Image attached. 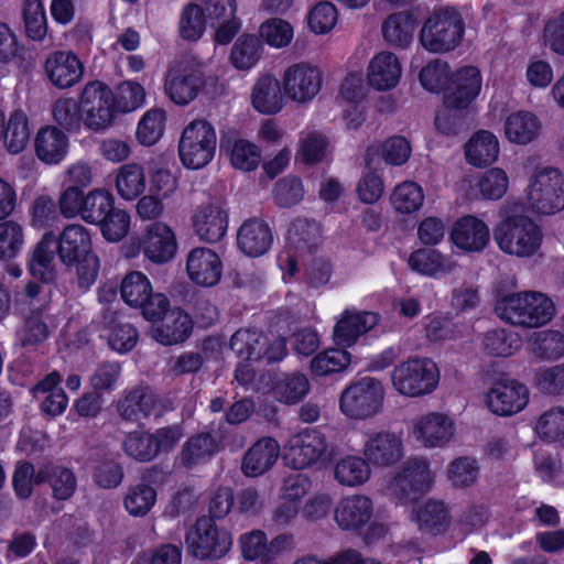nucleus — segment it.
Masks as SVG:
<instances>
[{
    "label": "nucleus",
    "mask_w": 564,
    "mask_h": 564,
    "mask_svg": "<svg viewBox=\"0 0 564 564\" xmlns=\"http://www.w3.org/2000/svg\"><path fill=\"white\" fill-rule=\"evenodd\" d=\"M362 453L375 466H391L404 456L402 436L388 431L372 433L366 440Z\"/></svg>",
    "instance_id": "nucleus-29"
},
{
    "label": "nucleus",
    "mask_w": 564,
    "mask_h": 564,
    "mask_svg": "<svg viewBox=\"0 0 564 564\" xmlns=\"http://www.w3.org/2000/svg\"><path fill=\"white\" fill-rule=\"evenodd\" d=\"M541 119L533 111L516 110L508 113L503 120V137L514 145H528L542 133Z\"/></svg>",
    "instance_id": "nucleus-30"
},
{
    "label": "nucleus",
    "mask_w": 564,
    "mask_h": 564,
    "mask_svg": "<svg viewBox=\"0 0 564 564\" xmlns=\"http://www.w3.org/2000/svg\"><path fill=\"white\" fill-rule=\"evenodd\" d=\"M83 124L90 131L104 132L116 121L112 89L100 80L87 83L80 94Z\"/></svg>",
    "instance_id": "nucleus-11"
},
{
    "label": "nucleus",
    "mask_w": 564,
    "mask_h": 564,
    "mask_svg": "<svg viewBox=\"0 0 564 564\" xmlns=\"http://www.w3.org/2000/svg\"><path fill=\"white\" fill-rule=\"evenodd\" d=\"M224 272L221 257L212 248L195 247L185 257V273L188 281L202 288L219 283Z\"/></svg>",
    "instance_id": "nucleus-22"
},
{
    "label": "nucleus",
    "mask_w": 564,
    "mask_h": 564,
    "mask_svg": "<svg viewBox=\"0 0 564 564\" xmlns=\"http://www.w3.org/2000/svg\"><path fill=\"white\" fill-rule=\"evenodd\" d=\"M449 241L462 252H481L490 241L489 226L474 215L459 217L451 228Z\"/></svg>",
    "instance_id": "nucleus-25"
},
{
    "label": "nucleus",
    "mask_w": 564,
    "mask_h": 564,
    "mask_svg": "<svg viewBox=\"0 0 564 564\" xmlns=\"http://www.w3.org/2000/svg\"><path fill=\"white\" fill-rule=\"evenodd\" d=\"M520 209L516 200L502 205L499 220L494 227V240L505 254L530 258L540 249L543 235L536 223Z\"/></svg>",
    "instance_id": "nucleus-2"
},
{
    "label": "nucleus",
    "mask_w": 564,
    "mask_h": 564,
    "mask_svg": "<svg viewBox=\"0 0 564 564\" xmlns=\"http://www.w3.org/2000/svg\"><path fill=\"white\" fill-rule=\"evenodd\" d=\"M120 414L128 420H139L140 414L144 416L160 415L158 399L152 392L135 390L128 393L119 403Z\"/></svg>",
    "instance_id": "nucleus-51"
},
{
    "label": "nucleus",
    "mask_w": 564,
    "mask_h": 564,
    "mask_svg": "<svg viewBox=\"0 0 564 564\" xmlns=\"http://www.w3.org/2000/svg\"><path fill=\"white\" fill-rule=\"evenodd\" d=\"M191 554L197 558L221 557L231 547L230 533L217 527L210 518H200L186 535Z\"/></svg>",
    "instance_id": "nucleus-15"
},
{
    "label": "nucleus",
    "mask_w": 564,
    "mask_h": 564,
    "mask_svg": "<svg viewBox=\"0 0 564 564\" xmlns=\"http://www.w3.org/2000/svg\"><path fill=\"white\" fill-rule=\"evenodd\" d=\"M351 362V356L346 348H333L316 355L312 362V372L316 376H327L346 369Z\"/></svg>",
    "instance_id": "nucleus-61"
},
{
    "label": "nucleus",
    "mask_w": 564,
    "mask_h": 564,
    "mask_svg": "<svg viewBox=\"0 0 564 564\" xmlns=\"http://www.w3.org/2000/svg\"><path fill=\"white\" fill-rule=\"evenodd\" d=\"M408 264L414 272L430 278L448 274L456 267V262L451 257L436 249L427 248L413 251L408 259Z\"/></svg>",
    "instance_id": "nucleus-38"
},
{
    "label": "nucleus",
    "mask_w": 564,
    "mask_h": 564,
    "mask_svg": "<svg viewBox=\"0 0 564 564\" xmlns=\"http://www.w3.org/2000/svg\"><path fill=\"white\" fill-rule=\"evenodd\" d=\"M454 419L441 411H430L411 421L409 437L426 449L446 447L455 437Z\"/></svg>",
    "instance_id": "nucleus-13"
},
{
    "label": "nucleus",
    "mask_w": 564,
    "mask_h": 564,
    "mask_svg": "<svg viewBox=\"0 0 564 564\" xmlns=\"http://www.w3.org/2000/svg\"><path fill=\"white\" fill-rule=\"evenodd\" d=\"M403 76L401 58L392 51L382 50L369 59L366 67V80L375 91L387 93L395 89Z\"/></svg>",
    "instance_id": "nucleus-23"
},
{
    "label": "nucleus",
    "mask_w": 564,
    "mask_h": 564,
    "mask_svg": "<svg viewBox=\"0 0 564 564\" xmlns=\"http://www.w3.org/2000/svg\"><path fill=\"white\" fill-rule=\"evenodd\" d=\"M380 321L375 312L345 310L334 326L333 338L336 346L349 348L358 338L371 330Z\"/></svg>",
    "instance_id": "nucleus-27"
},
{
    "label": "nucleus",
    "mask_w": 564,
    "mask_h": 564,
    "mask_svg": "<svg viewBox=\"0 0 564 564\" xmlns=\"http://www.w3.org/2000/svg\"><path fill=\"white\" fill-rule=\"evenodd\" d=\"M237 241L243 253L249 257H259L270 249L272 234L264 221L250 219L240 227Z\"/></svg>",
    "instance_id": "nucleus-39"
},
{
    "label": "nucleus",
    "mask_w": 564,
    "mask_h": 564,
    "mask_svg": "<svg viewBox=\"0 0 564 564\" xmlns=\"http://www.w3.org/2000/svg\"><path fill=\"white\" fill-rule=\"evenodd\" d=\"M534 431L542 440H564V406H552L543 411L534 423Z\"/></svg>",
    "instance_id": "nucleus-58"
},
{
    "label": "nucleus",
    "mask_w": 564,
    "mask_h": 564,
    "mask_svg": "<svg viewBox=\"0 0 564 564\" xmlns=\"http://www.w3.org/2000/svg\"><path fill=\"white\" fill-rule=\"evenodd\" d=\"M241 554L249 562L272 564L275 560L294 549V540L290 534H279L271 541L263 531L253 530L239 539Z\"/></svg>",
    "instance_id": "nucleus-20"
},
{
    "label": "nucleus",
    "mask_w": 564,
    "mask_h": 564,
    "mask_svg": "<svg viewBox=\"0 0 564 564\" xmlns=\"http://www.w3.org/2000/svg\"><path fill=\"white\" fill-rule=\"evenodd\" d=\"M417 19L413 12L403 10L389 14L381 24L383 40L392 47L406 50L411 46Z\"/></svg>",
    "instance_id": "nucleus-36"
},
{
    "label": "nucleus",
    "mask_w": 564,
    "mask_h": 564,
    "mask_svg": "<svg viewBox=\"0 0 564 564\" xmlns=\"http://www.w3.org/2000/svg\"><path fill=\"white\" fill-rule=\"evenodd\" d=\"M229 216L225 205L217 200L196 205L191 214V225L200 241L215 243L220 241L228 229Z\"/></svg>",
    "instance_id": "nucleus-21"
},
{
    "label": "nucleus",
    "mask_w": 564,
    "mask_h": 564,
    "mask_svg": "<svg viewBox=\"0 0 564 564\" xmlns=\"http://www.w3.org/2000/svg\"><path fill=\"white\" fill-rule=\"evenodd\" d=\"M528 387L517 380L497 379L484 393V403L488 411L497 416H512L529 404Z\"/></svg>",
    "instance_id": "nucleus-14"
},
{
    "label": "nucleus",
    "mask_w": 564,
    "mask_h": 564,
    "mask_svg": "<svg viewBox=\"0 0 564 564\" xmlns=\"http://www.w3.org/2000/svg\"><path fill=\"white\" fill-rule=\"evenodd\" d=\"M30 121L22 109H15L8 116V122L0 143L11 154H19L29 144Z\"/></svg>",
    "instance_id": "nucleus-42"
},
{
    "label": "nucleus",
    "mask_w": 564,
    "mask_h": 564,
    "mask_svg": "<svg viewBox=\"0 0 564 564\" xmlns=\"http://www.w3.org/2000/svg\"><path fill=\"white\" fill-rule=\"evenodd\" d=\"M237 0H202V8L212 25H218L215 41L228 44L241 28L237 18Z\"/></svg>",
    "instance_id": "nucleus-28"
},
{
    "label": "nucleus",
    "mask_w": 564,
    "mask_h": 564,
    "mask_svg": "<svg viewBox=\"0 0 564 564\" xmlns=\"http://www.w3.org/2000/svg\"><path fill=\"white\" fill-rule=\"evenodd\" d=\"M328 149L327 137L319 131H303L299 140L296 159L305 163H315L321 161Z\"/></svg>",
    "instance_id": "nucleus-63"
},
{
    "label": "nucleus",
    "mask_w": 564,
    "mask_h": 564,
    "mask_svg": "<svg viewBox=\"0 0 564 564\" xmlns=\"http://www.w3.org/2000/svg\"><path fill=\"white\" fill-rule=\"evenodd\" d=\"M145 90L142 85L133 80L120 83L112 90V102L118 113H127L141 108L145 102Z\"/></svg>",
    "instance_id": "nucleus-56"
},
{
    "label": "nucleus",
    "mask_w": 564,
    "mask_h": 564,
    "mask_svg": "<svg viewBox=\"0 0 564 564\" xmlns=\"http://www.w3.org/2000/svg\"><path fill=\"white\" fill-rule=\"evenodd\" d=\"M115 207L116 199L109 191L95 188L85 194L80 218L97 226Z\"/></svg>",
    "instance_id": "nucleus-50"
},
{
    "label": "nucleus",
    "mask_w": 564,
    "mask_h": 564,
    "mask_svg": "<svg viewBox=\"0 0 564 564\" xmlns=\"http://www.w3.org/2000/svg\"><path fill=\"white\" fill-rule=\"evenodd\" d=\"M482 89V74L475 65H463L452 70L444 90L446 108L466 110Z\"/></svg>",
    "instance_id": "nucleus-17"
},
{
    "label": "nucleus",
    "mask_w": 564,
    "mask_h": 564,
    "mask_svg": "<svg viewBox=\"0 0 564 564\" xmlns=\"http://www.w3.org/2000/svg\"><path fill=\"white\" fill-rule=\"evenodd\" d=\"M325 435L316 429H305L290 436L283 445V458L294 469L316 464L326 453Z\"/></svg>",
    "instance_id": "nucleus-16"
},
{
    "label": "nucleus",
    "mask_w": 564,
    "mask_h": 564,
    "mask_svg": "<svg viewBox=\"0 0 564 564\" xmlns=\"http://www.w3.org/2000/svg\"><path fill=\"white\" fill-rule=\"evenodd\" d=\"M440 379L437 365L426 357H409L397 364L390 373L393 391L409 399L433 393L440 384Z\"/></svg>",
    "instance_id": "nucleus-8"
},
{
    "label": "nucleus",
    "mask_w": 564,
    "mask_h": 564,
    "mask_svg": "<svg viewBox=\"0 0 564 564\" xmlns=\"http://www.w3.org/2000/svg\"><path fill=\"white\" fill-rule=\"evenodd\" d=\"M372 512L373 505L367 496L351 495L338 501L334 518L340 529L357 530L370 521Z\"/></svg>",
    "instance_id": "nucleus-34"
},
{
    "label": "nucleus",
    "mask_w": 564,
    "mask_h": 564,
    "mask_svg": "<svg viewBox=\"0 0 564 564\" xmlns=\"http://www.w3.org/2000/svg\"><path fill=\"white\" fill-rule=\"evenodd\" d=\"M177 249L176 234L169 224L155 221L145 227L142 252L149 261L165 264L175 258Z\"/></svg>",
    "instance_id": "nucleus-24"
},
{
    "label": "nucleus",
    "mask_w": 564,
    "mask_h": 564,
    "mask_svg": "<svg viewBox=\"0 0 564 564\" xmlns=\"http://www.w3.org/2000/svg\"><path fill=\"white\" fill-rule=\"evenodd\" d=\"M281 79L286 99L296 106L310 105L323 88L322 69L308 62H296L286 66Z\"/></svg>",
    "instance_id": "nucleus-12"
},
{
    "label": "nucleus",
    "mask_w": 564,
    "mask_h": 564,
    "mask_svg": "<svg viewBox=\"0 0 564 564\" xmlns=\"http://www.w3.org/2000/svg\"><path fill=\"white\" fill-rule=\"evenodd\" d=\"M386 399L383 382L362 377L350 382L340 393L339 410L348 419L367 420L382 412Z\"/></svg>",
    "instance_id": "nucleus-9"
},
{
    "label": "nucleus",
    "mask_w": 564,
    "mask_h": 564,
    "mask_svg": "<svg viewBox=\"0 0 564 564\" xmlns=\"http://www.w3.org/2000/svg\"><path fill=\"white\" fill-rule=\"evenodd\" d=\"M152 328L154 339L163 345H173L183 341L192 328L191 317L183 311L175 308L164 315Z\"/></svg>",
    "instance_id": "nucleus-40"
},
{
    "label": "nucleus",
    "mask_w": 564,
    "mask_h": 564,
    "mask_svg": "<svg viewBox=\"0 0 564 564\" xmlns=\"http://www.w3.org/2000/svg\"><path fill=\"white\" fill-rule=\"evenodd\" d=\"M156 490L148 484H138L128 489L123 506L132 517H144L156 502Z\"/></svg>",
    "instance_id": "nucleus-57"
},
{
    "label": "nucleus",
    "mask_w": 564,
    "mask_h": 564,
    "mask_svg": "<svg viewBox=\"0 0 564 564\" xmlns=\"http://www.w3.org/2000/svg\"><path fill=\"white\" fill-rule=\"evenodd\" d=\"M34 149L37 159L48 165L64 161L69 150L68 137L55 126L39 129L34 138Z\"/></svg>",
    "instance_id": "nucleus-35"
},
{
    "label": "nucleus",
    "mask_w": 564,
    "mask_h": 564,
    "mask_svg": "<svg viewBox=\"0 0 564 564\" xmlns=\"http://www.w3.org/2000/svg\"><path fill=\"white\" fill-rule=\"evenodd\" d=\"M521 343L518 333L505 328H495L484 335L481 346L489 356L509 357L520 349Z\"/></svg>",
    "instance_id": "nucleus-49"
},
{
    "label": "nucleus",
    "mask_w": 564,
    "mask_h": 564,
    "mask_svg": "<svg viewBox=\"0 0 564 564\" xmlns=\"http://www.w3.org/2000/svg\"><path fill=\"white\" fill-rule=\"evenodd\" d=\"M25 247L24 227L15 220L0 223V261H12Z\"/></svg>",
    "instance_id": "nucleus-53"
},
{
    "label": "nucleus",
    "mask_w": 564,
    "mask_h": 564,
    "mask_svg": "<svg viewBox=\"0 0 564 564\" xmlns=\"http://www.w3.org/2000/svg\"><path fill=\"white\" fill-rule=\"evenodd\" d=\"M308 390V380L302 373L282 375L274 380L271 388L273 398L285 404L297 403Z\"/></svg>",
    "instance_id": "nucleus-47"
},
{
    "label": "nucleus",
    "mask_w": 564,
    "mask_h": 564,
    "mask_svg": "<svg viewBox=\"0 0 564 564\" xmlns=\"http://www.w3.org/2000/svg\"><path fill=\"white\" fill-rule=\"evenodd\" d=\"M152 292V284L149 278L140 271H131L124 275L120 283V295L122 301L134 308H140Z\"/></svg>",
    "instance_id": "nucleus-52"
},
{
    "label": "nucleus",
    "mask_w": 564,
    "mask_h": 564,
    "mask_svg": "<svg viewBox=\"0 0 564 564\" xmlns=\"http://www.w3.org/2000/svg\"><path fill=\"white\" fill-rule=\"evenodd\" d=\"M97 226L107 242H119L130 230L131 216L126 209L116 206Z\"/></svg>",
    "instance_id": "nucleus-62"
},
{
    "label": "nucleus",
    "mask_w": 564,
    "mask_h": 564,
    "mask_svg": "<svg viewBox=\"0 0 564 564\" xmlns=\"http://www.w3.org/2000/svg\"><path fill=\"white\" fill-rule=\"evenodd\" d=\"M230 164L240 171L249 172L256 170L261 162L259 147L248 140H235L228 147Z\"/></svg>",
    "instance_id": "nucleus-59"
},
{
    "label": "nucleus",
    "mask_w": 564,
    "mask_h": 564,
    "mask_svg": "<svg viewBox=\"0 0 564 564\" xmlns=\"http://www.w3.org/2000/svg\"><path fill=\"white\" fill-rule=\"evenodd\" d=\"M56 237L52 231H47L35 243L29 256L26 264L29 273L42 282H52L56 276Z\"/></svg>",
    "instance_id": "nucleus-33"
},
{
    "label": "nucleus",
    "mask_w": 564,
    "mask_h": 564,
    "mask_svg": "<svg viewBox=\"0 0 564 564\" xmlns=\"http://www.w3.org/2000/svg\"><path fill=\"white\" fill-rule=\"evenodd\" d=\"M198 63L189 58L174 62L164 79V93L177 106H187L198 97Z\"/></svg>",
    "instance_id": "nucleus-18"
},
{
    "label": "nucleus",
    "mask_w": 564,
    "mask_h": 564,
    "mask_svg": "<svg viewBox=\"0 0 564 564\" xmlns=\"http://www.w3.org/2000/svg\"><path fill=\"white\" fill-rule=\"evenodd\" d=\"M95 234L80 224L67 225L56 238L61 262L75 270L77 284L87 291L95 284L100 270L99 257L94 251Z\"/></svg>",
    "instance_id": "nucleus-3"
},
{
    "label": "nucleus",
    "mask_w": 564,
    "mask_h": 564,
    "mask_svg": "<svg viewBox=\"0 0 564 564\" xmlns=\"http://www.w3.org/2000/svg\"><path fill=\"white\" fill-rule=\"evenodd\" d=\"M294 35V26L290 21L272 17L260 23L257 40L261 46L267 45L273 50H283L292 44Z\"/></svg>",
    "instance_id": "nucleus-43"
},
{
    "label": "nucleus",
    "mask_w": 564,
    "mask_h": 564,
    "mask_svg": "<svg viewBox=\"0 0 564 564\" xmlns=\"http://www.w3.org/2000/svg\"><path fill=\"white\" fill-rule=\"evenodd\" d=\"M230 347L239 359L235 378L243 384L253 378V370L245 362L256 361L262 357L268 361H279L286 355V345L283 338L273 334L262 335L249 329L236 332L231 337Z\"/></svg>",
    "instance_id": "nucleus-7"
},
{
    "label": "nucleus",
    "mask_w": 564,
    "mask_h": 564,
    "mask_svg": "<svg viewBox=\"0 0 564 564\" xmlns=\"http://www.w3.org/2000/svg\"><path fill=\"white\" fill-rule=\"evenodd\" d=\"M465 31V20L456 8H438L424 20L419 43L430 54H448L462 45Z\"/></svg>",
    "instance_id": "nucleus-5"
},
{
    "label": "nucleus",
    "mask_w": 564,
    "mask_h": 564,
    "mask_svg": "<svg viewBox=\"0 0 564 564\" xmlns=\"http://www.w3.org/2000/svg\"><path fill=\"white\" fill-rule=\"evenodd\" d=\"M495 313L498 318L510 325L538 328L554 317L555 306L544 293L522 291L498 297Z\"/></svg>",
    "instance_id": "nucleus-4"
},
{
    "label": "nucleus",
    "mask_w": 564,
    "mask_h": 564,
    "mask_svg": "<svg viewBox=\"0 0 564 564\" xmlns=\"http://www.w3.org/2000/svg\"><path fill=\"white\" fill-rule=\"evenodd\" d=\"M262 46L252 34H242L234 43L229 62L238 70L249 72L259 63Z\"/></svg>",
    "instance_id": "nucleus-46"
},
{
    "label": "nucleus",
    "mask_w": 564,
    "mask_h": 564,
    "mask_svg": "<svg viewBox=\"0 0 564 564\" xmlns=\"http://www.w3.org/2000/svg\"><path fill=\"white\" fill-rule=\"evenodd\" d=\"M451 73V66L446 61L435 58L420 69L417 77L423 89L440 93L448 85Z\"/></svg>",
    "instance_id": "nucleus-60"
},
{
    "label": "nucleus",
    "mask_w": 564,
    "mask_h": 564,
    "mask_svg": "<svg viewBox=\"0 0 564 564\" xmlns=\"http://www.w3.org/2000/svg\"><path fill=\"white\" fill-rule=\"evenodd\" d=\"M45 73L57 88L65 89L76 85L84 75V66L72 52L59 51L45 61Z\"/></svg>",
    "instance_id": "nucleus-31"
},
{
    "label": "nucleus",
    "mask_w": 564,
    "mask_h": 564,
    "mask_svg": "<svg viewBox=\"0 0 564 564\" xmlns=\"http://www.w3.org/2000/svg\"><path fill=\"white\" fill-rule=\"evenodd\" d=\"M319 228L315 223L299 219L294 221L288 231V243L290 249L280 252L278 265L282 271L283 281L289 282L297 272V259L295 252H303L316 246L319 239Z\"/></svg>",
    "instance_id": "nucleus-19"
},
{
    "label": "nucleus",
    "mask_w": 564,
    "mask_h": 564,
    "mask_svg": "<svg viewBox=\"0 0 564 564\" xmlns=\"http://www.w3.org/2000/svg\"><path fill=\"white\" fill-rule=\"evenodd\" d=\"M425 192L414 181H403L397 184L390 194L392 209L399 215H413L424 205Z\"/></svg>",
    "instance_id": "nucleus-44"
},
{
    "label": "nucleus",
    "mask_w": 564,
    "mask_h": 564,
    "mask_svg": "<svg viewBox=\"0 0 564 564\" xmlns=\"http://www.w3.org/2000/svg\"><path fill=\"white\" fill-rule=\"evenodd\" d=\"M464 154L467 163L471 166H489L499 158L500 141L494 132L478 130L465 143Z\"/></svg>",
    "instance_id": "nucleus-37"
},
{
    "label": "nucleus",
    "mask_w": 564,
    "mask_h": 564,
    "mask_svg": "<svg viewBox=\"0 0 564 564\" xmlns=\"http://www.w3.org/2000/svg\"><path fill=\"white\" fill-rule=\"evenodd\" d=\"M115 188L119 197L127 202L135 200L147 187V174L138 163H127L115 172Z\"/></svg>",
    "instance_id": "nucleus-41"
},
{
    "label": "nucleus",
    "mask_w": 564,
    "mask_h": 564,
    "mask_svg": "<svg viewBox=\"0 0 564 564\" xmlns=\"http://www.w3.org/2000/svg\"><path fill=\"white\" fill-rule=\"evenodd\" d=\"M282 79L270 72L261 73L250 89L252 108L265 116L281 112L286 105Z\"/></svg>",
    "instance_id": "nucleus-26"
},
{
    "label": "nucleus",
    "mask_w": 564,
    "mask_h": 564,
    "mask_svg": "<svg viewBox=\"0 0 564 564\" xmlns=\"http://www.w3.org/2000/svg\"><path fill=\"white\" fill-rule=\"evenodd\" d=\"M434 481V474L425 457L410 458L401 471L390 481L388 490L400 503H413L412 514L421 528L432 529L446 519L445 506L440 501L426 500L417 502Z\"/></svg>",
    "instance_id": "nucleus-1"
},
{
    "label": "nucleus",
    "mask_w": 564,
    "mask_h": 564,
    "mask_svg": "<svg viewBox=\"0 0 564 564\" xmlns=\"http://www.w3.org/2000/svg\"><path fill=\"white\" fill-rule=\"evenodd\" d=\"M522 207L538 216L564 212V173L553 166L533 170L527 180Z\"/></svg>",
    "instance_id": "nucleus-6"
},
{
    "label": "nucleus",
    "mask_w": 564,
    "mask_h": 564,
    "mask_svg": "<svg viewBox=\"0 0 564 564\" xmlns=\"http://www.w3.org/2000/svg\"><path fill=\"white\" fill-rule=\"evenodd\" d=\"M217 133L205 119H194L181 132L177 153L187 170H200L208 165L216 153Z\"/></svg>",
    "instance_id": "nucleus-10"
},
{
    "label": "nucleus",
    "mask_w": 564,
    "mask_h": 564,
    "mask_svg": "<svg viewBox=\"0 0 564 564\" xmlns=\"http://www.w3.org/2000/svg\"><path fill=\"white\" fill-rule=\"evenodd\" d=\"M541 40L551 52L564 56V10L553 13L545 20Z\"/></svg>",
    "instance_id": "nucleus-64"
},
{
    "label": "nucleus",
    "mask_w": 564,
    "mask_h": 564,
    "mask_svg": "<svg viewBox=\"0 0 564 564\" xmlns=\"http://www.w3.org/2000/svg\"><path fill=\"white\" fill-rule=\"evenodd\" d=\"M208 19L202 6L189 3L181 12L178 20V32L183 40L189 42L198 41L205 33Z\"/></svg>",
    "instance_id": "nucleus-55"
},
{
    "label": "nucleus",
    "mask_w": 564,
    "mask_h": 564,
    "mask_svg": "<svg viewBox=\"0 0 564 564\" xmlns=\"http://www.w3.org/2000/svg\"><path fill=\"white\" fill-rule=\"evenodd\" d=\"M509 186L508 173L501 167H490L478 176L475 195L485 200H500L508 193Z\"/></svg>",
    "instance_id": "nucleus-48"
},
{
    "label": "nucleus",
    "mask_w": 564,
    "mask_h": 564,
    "mask_svg": "<svg viewBox=\"0 0 564 564\" xmlns=\"http://www.w3.org/2000/svg\"><path fill=\"white\" fill-rule=\"evenodd\" d=\"M166 112L160 108L149 109L138 122L135 137L145 147L155 144L164 134Z\"/></svg>",
    "instance_id": "nucleus-54"
},
{
    "label": "nucleus",
    "mask_w": 564,
    "mask_h": 564,
    "mask_svg": "<svg viewBox=\"0 0 564 564\" xmlns=\"http://www.w3.org/2000/svg\"><path fill=\"white\" fill-rule=\"evenodd\" d=\"M280 454L281 447L276 440L262 437L245 453L241 471L246 477H260L275 465Z\"/></svg>",
    "instance_id": "nucleus-32"
},
{
    "label": "nucleus",
    "mask_w": 564,
    "mask_h": 564,
    "mask_svg": "<svg viewBox=\"0 0 564 564\" xmlns=\"http://www.w3.org/2000/svg\"><path fill=\"white\" fill-rule=\"evenodd\" d=\"M371 468L367 458L347 455L337 460L334 477L343 486L357 487L370 479Z\"/></svg>",
    "instance_id": "nucleus-45"
}]
</instances>
